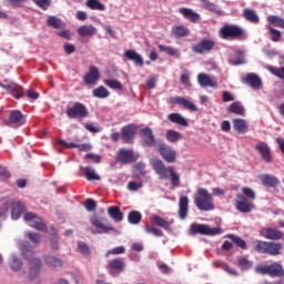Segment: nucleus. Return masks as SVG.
<instances>
[{"instance_id":"f257e3e1","label":"nucleus","mask_w":284,"mask_h":284,"mask_svg":"<svg viewBox=\"0 0 284 284\" xmlns=\"http://www.w3.org/2000/svg\"><path fill=\"white\" fill-rule=\"evenodd\" d=\"M20 252L23 258L29 262V278L31 281H34V278L39 276V272H41V268L43 267V262H41V258L39 257H33L34 251L28 242H22L20 244Z\"/></svg>"},{"instance_id":"f03ea898","label":"nucleus","mask_w":284,"mask_h":284,"mask_svg":"<svg viewBox=\"0 0 284 284\" xmlns=\"http://www.w3.org/2000/svg\"><path fill=\"white\" fill-rule=\"evenodd\" d=\"M194 205L200 212H212L216 210L214 205V195L207 189L199 187L194 196Z\"/></svg>"},{"instance_id":"7ed1b4c3","label":"nucleus","mask_w":284,"mask_h":284,"mask_svg":"<svg viewBox=\"0 0 284 284\" xmlns=\"http://www.w3.org/2000/svg\"><path fill=\"white\" fill-rule=\"evenodd\" d=\"M254 252L257 254H268V256H278L283 251V244L278 242H267L262 240H256L253 247Z\"/></svg>"},{"instance_id":"20e7f679","label":"nucleus","mask_w":284,"mask_h":284,"mask_svg":"<svg viewBox=\"0 0 284 284\" xmlns=\"http://www.w3.org/2000/svg\"><path fill=\"white\" fill-rule=\"evenodd\" d=\"M65 114L68 119H88L90 116L88 106L81 102H73L72 105L67 106Z\"/></svg>"},{"instance_id":"39448f33","label":"nucleus","mask_w":284,"mask_h":284,"mask_svg":"<svg viewBox=\"0 0 284 284\" xmlns=\"http://www.w3.org/2000/svg\"><path fill=\"white\" fill-rule=\"evenodd\" d=\"M191 234L196 235L201 234L202 236H216L221 234V227H211L207 224L193 223L190 226Z\"/></svg>"},{"instance_id":"423d86ee","label":"nucleus","mask_w":284,"mask_h":284,"mask_svg":"<svg viewBox=\"0 0 284 284\" xmlns=\"http://www.w3.org/2000/svg\"><path fill=\"white\" fill-rule=\"evenodd\" d=\"M7 114V124L10 128H21L26 125V115L19 110H10L6 112Z\"/></svg>"},{"instance_id":"0eeeda50","label":"nucleus","mask_w":284,"mask_h":284,"mask_svg":"<svg viewBox=\"0 0 284 284\" xmlns=\"http://www.w3.org/2000/svg\"><path fill=\"white\" fill-rule=\"evenodd\" d=\"M23 219L26 223L30 225V227H34V230H38V232H48V226L45 223H43V220L39 215L32 212H27L24 213Z\"/></svg>"},{"instance_id":"6e6552de","label":"nucleus","mask_w":284,"mask_h":284,"mask_svg":"<svg viewBox=\"0 0 284 284\" xmlns=\"http://www.w3.org/2000/svg\"><path fill=\"white\" fill-rule=\"evenodd\" d=\"M0 88L7 90L8 94H11V97H13L14 99H23V97H26L23 87L14 82L4 81V83H0Z\"/></svg>"},{"instance_id":"1a4fd4ad","label":"nucleus","mask_w":284,"mask_h":284,"mask_svg":"<svg viewBox=\"0 0 284 284\" xmlns=\"http://www.w3.org/2000/svg\"><path fill=\"white\" fill-rule=\"evenodd\" d=\"M158 152L166 163H176V151L172 149V146L165 143H160L158 145Z\"/></svg>"},{"instance_id":"9d476101","label":"nucleus","mask_w":284,"mask_h":284,"mask_svg":"<svg viewBox=\"0 0 284 284\" xmlns=\"http://www.w3.org/2000/svg\"><path fill=\"white\" fill-rule=\"evenodd\" d=\"M216 42L214 40L202 39L200 42L192 45L193 52L195 54H203V52H212Z\"/></svg>"},{"instance_id":"9b49d317","label":"nucleus","mask_w":284,"mask_h":284,"mask_svg":"<svg viewBox=\"0 0 284 284\" xmlns=\"http://www.w3.org/2000/svg\"><path fill=\"white\" fill-rule=\"evenodd\" d=\"M221 37H245V30L236 24H226L220 30Z\"/></svg>"},{"instance_id":"f8f14e48","label":"nucleus","mask_w":284,"mask_h":284,"mask_svg":"<svg viewBox=\"0 0 284 284\" xmlns=\"http://www.w3.org/2000/svg\"><path fill=\"white\" fill-rule=\"evenodd\" d=\"M134 136H136V124H129L121 129V139L123 143H134Z\"/></svg>"},{"instance_id":"ddd939ff","label":"nucleus","mask_w":284,"mask_h":284,"mask_svg":"<svg viewBox=\"0 0 284 284\" xmlns=\"http://www.w3.org/2000/svg\"><path fill=\"white\" fill-rule=\"evenodd\" d=\"M141 144L146 148H152L156 143V138L154 136V132L150 126H145L140 131Z\"/></svg>"},{"instance_id":"4468645a","label":"nucleus","mask_w":284,"mask_h":284,"mask_svg":"<svg viewBox=\"0 0 284 284\" xmlns=\"http://www.w3.org/2000/svg\"><path fill=\"white\" fill-rule=\"evenodd\" d=\"M106 270L111 276H116L118 274H121L123 270H125V262L123 258L111 260L106 265Z\"/></svg>"},{"instance_id":"2eb2a0df","label":"nucleus","mask_w":284,"mask_h":284,"mask_svg":"<svg viewBox=\"0 0 284 284\" xmlns=\"http://www.w3.org/2000/svg\"><path fill=\"white\" fill-rule=\"evenodd\" d=\"M255 150L260 153V156L264 163H272L274 159L272 158V149L265 142H258L255 145Z\"/></svg>"},{"instance_id":"dca6fc26","label":"nucleus","mask_w":284,"mask_h":284,"mask_svg":"<svg viewBox=\"0 0 284 284\" xmlns=\"http://www.w3.org/2000/svg\"><path fill=\"white\" fill-rule=\"evenodd\" d=\"M242 83H246L253 90H261L263 88V81L256 73H247L245 78L242 79Z\"/></svg>"},{"instance_id":"f3484780","label":"nucleus","mask_w":284,"mask_h":284,"mask_svg":"<svg viewBox=\"0 0 284 284\" xmlns=\"http://www.w3.org/2000/svg\"><path fill=\"white\" fill-rule=\"evenodd\" d=\"M260 234L268 241H281V239L284 236L282 231L274 227H264L260 231Z\"/></svg>"},{"instance_id":"a211bd4d","label":"nucleus","mask_w":284,"mask_h":284,"mask_svg":"<svg viewBox=\"0 0 284 284\" xmlns=\"http://www.w3.org/2000/svg\"><path fill=\"white\" fill-rule=\"evenodd\" d=\"M170 103H172V105H182V108L191 110L192 112H199V108H196L194 103L183 97L176 95L171 98Z\"/></svg>"},{"instance_id":"6ab92c4d","label":"nucleus","mask_w":284,"mask_h":284,"mask_svg":"<svg viewBox=\"0 0 284 284\" xmlns=\"http://www.w3.org/2000/svg\"><path fill=\"white\" fill-rule=\"evenodd\" d=\"M118 161L122 165L134 163V151L132 149H120L118 152Z\"/></svg>"},{"instance_id":"aec40b11","label":"nucleus","mask_w":284,"mask_h":284,"mask_svg":"<svg viewBox=\"0 0 284 284\" xmlns=\"http://www.w3.org/2000/svg\"><path fill=\"white\" fill-rule=\"evenodd\" d=\"M197 83L201 88H219V82L207 73H200L197 75Z\"/></svg>"},{"instance_id":"412c9836","label":"nucleus","mask_w":284,"mask_h":284,"mask_svg":"<svg viewBox=\"0 0 284 284\" xmlns=\"http://www.w3.org/2000/svg\"><path fill=\"white\" fill-rule=\"evenodd\" d=\"M152 168L155 172V174H158L161 179V181H168V179H170V176L168 175V168H165V164L163 163V161L161 160H154L152 163Z\"/></svg>"},{"instance_id":"4be33fe9","label":"nucleus","mask_w":284,"mask_h":284,"mask_svg":"<svg viewBox=\"0 0 284 284\" xmlns=\"http://www.w3.org/2000/svg\"><path fill=\"white\" fill-rule=\"evenodd\" d=\"M179 12L182 14V17H184V19H186V21H190L191 23H199V21H201V14L192 9L180 8Z\"/></svg>"},{"instance_id":"5701e85b","label":"nucleus","mask_w":284,"mask_h":284,"mask_svg":"<svg viewBox=\"0 0 284 284\" xmlns=\"http://www.w3.org/2000/svg\"><path fill=\"white\" fill-rule=\"evenodd\" d=\"M90 223L97 227L98 234H108V232H114L113 226L103 224V222L97 216L91 217Z\"/></svg>"},{"instance_id":"b1692460","label":"nucleus","mask_w":284,"mask_h":284,"mask_svg":"<svg viewBox=\"0 0 284 284\" xmlns=\"http://www.w3.org/2000/svg\"><path fill=\"white\" fill-rule=\"evenodd\" d=\"M101 78L99 69L94 65H91L89 72L84 74L83 79L87 85H94V83Z\"/></svg>"},{"instance_id":"393cba45","label":"nucleus","mask_w":284,"mask_h":284,"mask_svg":"<svg viewBox=\"0 0 284 284\" xmlns=\"http://www.w3.org/2000/svg\"><path fill=\"white\" fill-rule=\"evenodd\" d=\"M268 276L271 278H284V268L283 265L278 262H273L268 265Z\"/></svg>"},{"instance_id":"a878e982","label":"nucleus","mask_w":284,"mask_h":284,"mask_svg":"<svg viewBox=\"0 0 284 284\" xmlns=\"http://www.w3.org/2000/svg\"><path fill=\"white\" fill-rule=\"evenodd\" d=\"M190 207V197L186 195H183L180 197L179 202V217L182 219V221H185L187 219V210Z\"/></svg>"},{"instance_id":"bb28decb","label":"nucleus","mask_w":284,"mask_h":284,"mask_svg":"<svg viewBox=\"0 0 284 284\" xmlns=\"http://www.w3.org/2000/svg\"><path fill=\"white\" fill-rule=\"evenodd\" d=\"M237 200L235 207L239 212H242V214H248V212H252V204L247 201V199L243 195H237Z\"/></svg>"},{"instance_id":"cd10ccee","label":"nucleus","mask_w":284,"mask_h":284,"mask_svg":"<svg viewBox=\"0 0 284 284\" xmlns=\"http://www.w3.org/2000/svg\"><path fill=\"white\" fill-rule=\"evenodd\" d=\"M124 58L128 59V61H133V63H135V65H140V68H143V63H144L143 58L136 51L126 50L124 52Z\"/></svg>"},{"instance_id":"c85d7f7f","label":"nucleus","mask_w":284,"mask_h":284,"mask_svg":"<svg viewBox=\"0 0 284 284\" xmlns=\"http://www.w3.org/2000/svg\"><path fill=\"white\" fill-rule=\"evenodd\" d=\"M260 180L266 187H277L278 183H281L276 176L270 174L260 175Z\"/></svg>"},{"instance_id":"c756f323","label":"nucleus","mask_w":284,"mask_h":284,"mask_svg":"<svg viewBox=\"0 0 284 284\" xmlns=\"http://www.w3.org/2000/svg\"><path fill=\"white\" fill-rule=\"evenodd\" d=\"M23 210H26V206L21 202H16L11 204V219L13 221H17L18 219H21V214H23Z\"/></svg>"},{"instance_id":"7c9ffc66","label":"nucleus","mask_w":284,"mask_h":284,"mask_svg":"<svg viewBox=\"0 0 284 284\" xmlns=\"http://www.w3.org/2000/svg\"><path fill=\"white\" fill-rule=\"evenodd\" d=\"M81 172H84L87 181H101V176L97 174V171L92 166H80Z\"/></svg>"},{"instance_id":"2f4dec72","label":"nucleus","mask_w":284,"mask_h":284,"mask_svg":"<svg viewBox=\"0 0 284 284\" xmlns=\"http://www.w3.org/2000/svg\"><path fill=\"white\" fill-rule=\"evenodd\" d=\"M168 120L171 123H175L176 125H181L182 128H187V125H189L186 119L183 118V115H181V113H171V114L168 115Z\"/></svg>"},{"instance_id":"473e14b6","label":"nucleus","mask_w":284,"mask_h":284,"mask_svg":"<svg viewBox=\"0 0 284 284\" xmlns=\"http://www.w3.org/2000/svg\"><path fill=\"white\" fill-rule=\"evenodd\" d=\"M233 128L239 132V134H247L250 126H247V122L243 119H234L233 120Z\"/></svg>"},{"instance_id":"72a5a7b5","label":"nucleus","mask_w":284,"mask_h":284,"mask_svg":"<svg viewBox=\"0 0 284 284\" xmlns=\"http://www.w3.org/2000/svg\"><path fill=\"white\" fill-rule=\"evenodd\" d=\"M229 112L231 114H237L239 116H245V108L240 101L231 103L229 106Z\"/></svg>"},{"instance_id":"f704fd0d","label":"nucleus","mask_w":284,"mask_h":284,"mask_svg":"<svg viewBox=\"0 0 284 284\" xmlns=\"http://www.w3.org/2000/svg\"><path fill=\"white\" fill-rule=\"evenodd\" d=\"M80 37H94L97 34V28L92 24H85L78 29Z\"/></svg>"},{"instance_id":"c9c22d12","label":"nucleus","mask_w":284,"mask_h":284,"mask_svg":"<svg viewBox=\"0 0 284 284\" xmlns=\"http://www.w3.org/2000/svg\"><path fill=\"white\" fill-rule=\"evenodd\" d=\"M108 214L115 222L123 221V212H121V209L119 206H110L108 209Z\"/></svg>"},{"instance_id":"e433bc0d","label":"nucleus","mask_w":284,"mask_h":284,"mask_svg":"<svg viewBox=\"0 0 284 284\" xmlns=\"http://www.w3.org/2000/svg\"><path fill=\"white\" fill-rule=\"evenodd\" d=\"M226 239H230L232 243L236 245V247H240V250H247V242L241 239V236L234 235V234H227Z\"/></svg>"},{"instance_id":"4c0bfd02","label":"nucleus","mask_w":284,"mask_h":284,"mask_svg":"<svg viewBox=\"0 0 284 284\" xmlns=\"http://www.w3.org/2000/svg\"><path fill=\"white\" fill-rule=\"evenodd\" d=\"M253 266H254V263L252 261L247 260V257L240 256L237 258V267H240V270H242V272H247Z\"/></svg>"},{"instance_id":"58836bf2","label":"nucleus","mask_w":284,"mask_h":284,"mask_svg":"<svg viewBox=\"0 0 284 284\" xmlns=\"http://www.w3.org/2000/svg\"><path fill=\"white\" fill-rule=\"evenodd\" d=\"M243 17L246 19V21H250V23H258V14H256V11L252 9H244L243 10Z\"/></svg>"},{"instance_id":"ea45409f","label":"nucleus","mask_w":284,"mask_h":284,"mask_svg":"<svg viewBox=\"0 0 284 284\" xmlns=\"http://www.w3.org/2000/svg\"><path fill=\"white\" fill-rule=\"evenodd\" d=\"M92 94L95 99H108V97H110V91L105 87L100 85L93 89Z\"/></svg>"},{"instance_id":"a19ab883","label":"nucleus","mask_w":284,"mask_h":284,"mask_svg":"<svg viewBox=\"0 0 284 284\" xmlns=\"http://www.w3.org/2000/svg\"><path fill=\"white\" fill-rule=\"evenodd\" d=\"M143 220V215L139 211H131L128 214V221L131 225H139L141 221Z\"/></svg>"},{"instance_id":"79ce46f5","label":"nucleus","mask_w":284,"mask_h":284,"mask_svg":"<svg viewBox=\"0 0 284 284\" xmlns=\"http://www.w3.org/2000/svg\"><path fill=\"white\" fill-rule=\"evenodd\" d=\"M182 139H183V135L179 131H175L172 129H169L166 131V140L169 141V143H176Z\"/></svg>"},{"instance_id":"37998d69","label":"nucleus","mask_w":284,"mask_h":284,"mask_svg":"<svg viewBox=\"0 0 284 284\" xmlns=\"http://www.w3.org/2000/svg\"><path fill=\"white\" fill-rule=\"evenodd\" d=\"M85 6L90 8V10H98L99 12L105 11V4L99 0H87Z\"/></svg>"},{"instance_id":"c03bdc74","label":"nucleus","mask_w":284,"mask_h":284,"mask_svg":"<svg viewBox=\"0 0 284 284\" xmlns=\"http://www.w3.org/2000/svg\"><path fill=\"white\" fill-rule=\"evenodd\" d=\"M266 20L271 26H275V28H281L284 30V19L282 17L268 16Z\"/></svg>"},{"instance_id":"a18cd8bd","label":"nucleus","mask_w":284,"mask_h":284,"mask_svg":"<svg viewBox=\"0 0 284 284\" xmlns=\"http://www.w3.org/2000/svg\"><path fill=\"white\" fill-rule=\"evenodd\" d=\"M44 263L47 265H50L51 267H62L63 266V261L59 257H54V255H48L44 257Z\"/></svg>"},{"instance_id":"49530a36","label":"nucleus","mask_w":284,"mask_h":284,"mask_svg":"<svg viewBox=\"0 0 284 284\" xmlns=\"http://www.w3.org/2000/svg\"><path fill=\"white\" fill-rule=\"evenodd\" d=\"M168 170L171 176V185L173 187H179V185H181V176L174 171V168L169 166Z\"/></svg>"},{"instance_id":"de8ad7c7","label":"nucleus","mask_w":284,"mask_h":284,"mask_svg":"<svg viewBox=\"0 0 284 284\" xmlns=\"http://www.w3.org/2000/svg\"><path fill=\"white\" fill-rule=\"evenodd\" d=\"M159 50L160 52H165V54H169V57H175V59H180L181 57V54L179 53V50L172 47L160 44Z\"/></svg>"},{"instance_id":"09e8293b","label":"nucleus","mask_w":284,"mask_h":284,"mask_svg":"<svg viewBox=\"0 0 284 284\" xmlns=\"http://www.w3.org/2000/svg\"><path fill=\"white\" fill-rule=\"evenodd\" d=\"M9 266L13 272H19L23 267V262L17 255H13L9 261Z\"/></svg>"},{"instance_id":"8fccbe9b","label":"nucleus","mask_w":284,"mask_h":284,"mask_svg":"<svg viewBox=\"0 0 284 284\" xmlns=\"http://www.w3.org/2000/svg\"><path fill=\"white\" fill-rule=\"evenodd\" d=\"M153 223H155L158 227H162L163 230H166V231H169L170 226L172 225V222H168L159 215L153 216Z\"/></svg>"},{"instance_id":"3c124183","label":"nucleus","mask_w":284,"mask_h":284,"mask_svg":"<svg viewBox=\"0 0 284 284\" xmlns=\"http://www.w3.org/2000/svg\"><path fill=\"white\" fill-rule=\"evenodd\" d=\"M172 34L174 37H189L190 31L184 26H176L172 28Z\"/></svg>"},{"instance_id":"603ef678","label":"nucleus","mask_w":284,"mask_h":284,"mask_svg":"<svg viewBox=\"0 0 284 284\" xmlns=\"http://www.w3.org/2000/svg\"><path fill=\"white\" fill-rule=\"evenodd\" d=\"M47 26H49V28H53L54 30H59L61 29V19L51 16L47 19Z\"/></svg>"},{"instance_id":"864d4df0","label":"nucleus","mask_w":284,"mask_h":284,"mask_svg":"<svg viewBox=\"0 0 284 284\" xmlns=\"http://www.w3.org/2000/svg\"><path fill=\"white\" fill-rule=\"evenodd\" d=\"M103 82L111 90H123V84L119 80H104Z\"/></svg>"},{"instance_id":"5fc2aeb1","label":"nucleus","mask_w":284,"mask_h":284,"mask_svg":"<svg viewBox=\"0 0 284 284\" xmlns=\"http://www.w3.org/2000/svg\"><path fill=\"white\" fill-rule=\"evenodd\" d=\"M27 236L31 243H33V246L37 247L39 243H41V234L33 233V232H27Z\"/></svg>"},{"instance_id":"6e6d98bb","label":"nucleus","mask_w":284,"mask_h":284,"mask_svg":"<svg viewBox=\"0 0 284 284\" xmlns=\"http://www.w3.org/2000/svg\"><path fill=\"white\" fill-rule=\"evenodd\" d=\"M144 230L148 234H153V236H163V231H161L156 227H152V226H150V224H146Z\"/></svg>"},{"instance_id":"4d7b16f0","label":"nucleus","mask_w":284,"mask_h":284,"mask_svg":"<svg viewBox=\"0 0 284 284\" xmlns=\"http://www.w3.org/2000/svg\"><path fill=\"white\" fill-rule=\"evenodd\" d=\"M33 3H36V6H38V8H41V10H48V8H50L51 6V1L50 0H32Z\"/></svg>"},{"instance_id":"13d9d810","label":"nucleus","mask_w":284,"mask_h":284,"mask_svg":"<svg viewBox=\"0 0 284 284\" xmlns=\"http://www.w3.org/2000/svg\"><path fill=\"white\" fill-rule=\"evenodd\" d=\"M84 207L88 212H94L97 210V201L93 199H87Z\"/></svg>"},{"instance_id":"bf43d9fd","label":"nucleus","mask_w":284,"mask_h":284,"mask_svg":"<svg viewBox=\"0 0 284 284\" xmlns=\"http://www.w3.org/2000/svg\"><path fill=\"white\" fill-rule=\"evenodd\" d=\"M201 3L205 10H209V12H216V4L210 0H201Z\"/></svg>"},{"instance_id":"052dcab7","label":"nucleus","mask_w":284,"mask_h":284,"mask_svg":"<svg viewBox=\"0 0 284 284\" xmlns=\"http://www.w3.org/2000/svg\"><path fill=\"white\" fill-rule=\"evenodd\" d=\"M78 250L80 254H83L84 256H90V246H88V244L80 242L78 244Z\"/></svg>"},{"instance_id":"680f3d73","label":"nucleus","mask_w":284,"mask_h":284,"mask_svg":"<svg viewBox=\"0 0 284 284\" xmlns=\"http://www.w3.org/2000/svg\"><path fill=\"white\" fill-rule=\"evenodd\" d=\"M255 273L256 274H262L263 276H265V274H267V276H270V265H257V266H255Z\"/></svg>"},{"instance_id":"e2e57ef3","label":"nucleus","mask_w":284,"mask_h":284,"mask_svg":"<svg viewBox=\"0 0 284 284\" xmlns=\"http://www.w3.org/2000/svg\"><path fill=\"white\" fill-rule=\"evenodd\" d=\"M180 81L182 85H185L186 88H192V82H190V73L184 72L180 75Z\"/></svg>"},{"instance_id":"0e129e2a","label":"nucleus","mask_w":284,"mask_h":284,"mask_svg":"<svg viewBox=\"0 0 284 284\" xmlns=\"http://www.w3.org/2000/svg\"><path fill=\"white\" fill-rule=\"evenodd\" d=\"M110 254H113L114 256L119 254H125V246H116L110 251L106 252V256H110Z\"/></svg>"},{"instance_id":"69168bd1","label":"nucleus","mask_w":284,"mask_h":284,"mask_svg":"<svg viewBox=\"0 0 284 284\" xmlns=\"http://www.w3.org/2000/svg\"><path fill=\"white\" fill-rule=\"evenodd\" d=\"M242 192L244 196L251 199V201H254V199H256V193H254V190H252L251 187L245 186L242 189Z\"/></svg>"},{"instance_id":"338daca9","label":"nucleus","mask_w":284,"mask_h":284,"mask_svg":"<svg viewBox=\"0 0 284 284\" xmlns=\"http://www.w3.org/2000/svg\"><path fill=\"white\" fill-rule=\"evenodd\" d=\"M10 207H12V203L10 202H4L2 204V206L0 207V217L6 216V214H8V211L10 210Z\"/></svg>"},{"instance_id":"774afa93","label":"nucleus","mask_w":284,"mask_h":284,"mask_svg":"<svg viewBox=\"0 0 284 284\" xmlns=\"http://www.w3.org/2000/svg\"><path fill=\"white\" fill-rule=\"evenodd\" d=\"M84 159H89L92 163H101V155L94 153H88Z\"/></svg>"}]
</instances>
